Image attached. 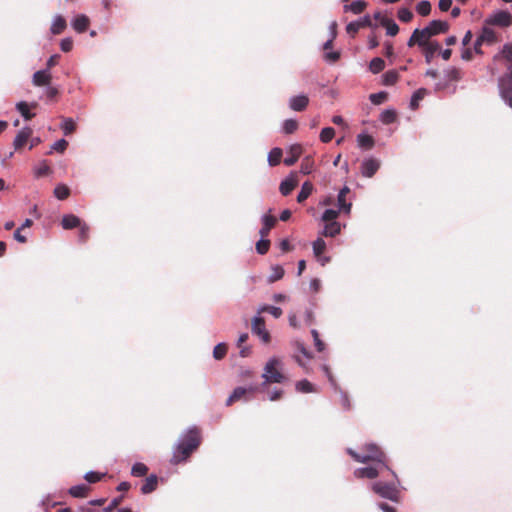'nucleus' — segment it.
<instances>
[{"mask_svg":"<svg viewBox=\"0 0 512 512\" xmlns=\"http://www.w3.org/2000/svg\"><path fill=\"white\" fill-rule=\"evenodd\" d=\"M499 95L504 103L512 109V83H509V78H498Z\"/></svg>","mask_w":512,"mask_h":512,"instance_id":"9","label":"nucleus"},{"mask_svg":"<svg viewBox=\"0 0 512 512\" xmlns=\"http://www.w3.org/2000/svg\"><path fill=\"white\" fill-rule=\"evenodd\" d=\"M309 104V97L306 94H299L289 98L288 106L296 112L304 111Z\"/></svg>","mask_w":512,"mask_h":512,"instance_id":"11","label":"nucleus"},{"mask_svg":"<svg viewBox=\"0 0 512 512\" xmlns=\"http://www.w3.org/2000/svg\"><path fill=\"white\" fill-rule=\"evenodd\" d=\"M49 172H50V167L46 164L45 161H43L39 165V167H37L36 170H35V174L38 177L44 176V175L48 174Z\"/></svg>","mask_w":512,"mask_h":512,"instance_id":"59","label":"nucleus"},{"mask_svg":"<svg viewBox=\"0 0 512 512\" xmlns=\"http://www.w3.org/2000/svg\"><path fill=\"white\" fill-rule=\"evenodd\" d=\"M261 220L263 223V227L259 230V234L261 235V237H266L269 234L271 228L275 225L276 218L271 216L270 214H264Z\"/></svg>","mask_w":512,"mask_h":512,"instance_id":"21","label":"nucleus"},{"mask_svg":"<svg viewBox=\"0 0 512 512\" xmlns=\"http://www.w3.org/2000/svg\"><path fill=\"white\" fill-rule=\"evenodd\" d=\"M157 484H158L157 475L151 474L146 478L145 483L142 485L141 492L143 494H150L156 490Z\"/></svg>","mask_w":512,"mask_h":512,"instance_id":"22","label":"nucleus"},{"mask_svg":"<svg viewBox=\"0 0 512 512\" xmlns=\"http://www.w3.org/2000/svg\"><path fill=\"white\" fill-rule=\"evenodd\" d=\"M342 226L337 221L327 222L324 225L323 230L320 232L325 237H335L340 234Z\"/></svg>","mask_w":512,"mask_h":512,"instance_id":"19","label":"nucleus"},{"mask_svg":"<svg viewBox=\"0 0 512 512\" xmlns=\"http://www.w3.org/2000/svg\"><path fill=\"white\" fill-rule=\"evenodd\" d=\"M298 128V123L294 119H286L282 124V130L286 134H292Z\"/></svg>","mask_w":512,"mask_h":512,"instance_id":"44","label":"nucleus"},{"mask_svg":"<svg viewBox=\"0 0 512 512\" xmlns=\"http://www.w3.org/2000/svg\"><path fill=\"white\" fill-rule=\"evenodd\" d=\"M444 73L448 81H458L460 79V71L454 67L446 69Z\"/></svg>","mask_w":512,"mask_h":512,"instance_id":"54","label":"nucleus"},{"mask_svg":"<svg viewBox=\"0 0 512 512\" xmlns=\"http://www.w3.org/2000/svg\"><path fill=\"white\" fill-rule=\"evenodd\" d=\"M200 444V430L196 426L189 427L180 434L178 441L174 444L170 463L178 465L186 462Z\"/></svg>","mask_w":512,"mask_h":512,"instance_id":"1","label":"nucleus"},{"mask_svg":"<svg viewBox=\"0 0 512 512\" xmlns=\"http://www.w3.org/2000/svg\"><path fill=\"white\" fill-rule=\"evenodd\" d=\"M359 27H374L372 20L369 15H365L361 19L357 20Z\"/></svg>","mask_w":512,"mask_h":512,"instance_id":"64","label":"nucleus"},{"mask_svg":"<svg viewBox=\"0 0 512 512\" xmlns=\"http://www.w3.org/2000/svg\"><path fill=\"white\" fill-rule=\"evenodd\" d=\"M350 192L348 186H344L338 193L337 203L339 211L349 214L351 212L352 204L346 201V195Z\"/></svg>","mask_w":512,"mask_h":512,"instance_id":"14","label":"nucleus"},{"mask_svg":"<svg viewBox=\"0 0 512 512\" xmlns=\"http://www.w3.org/2000/svg\"><path fill=\"white\" fill-rule=\"evenodd\" d=\"M416 11L422 15L427 16L431 12V4L427 0L420 1L416 6Z\"/></svg>","mask_w":512,"mask_h":512,"instance_id":"47","label":"nucleus"},{"mask_svg":"<svg viewBox=\"0 0 512 512\" xmlns=\"http://www.w3.org/2000/svg\"><path fill=\"white\" fill-rule=\"evenodd\" d=\"M335 135V130L332 127H325L321 130L320 140L324 143H327L333 139Z\"/></svg>","mask_w":512,"mask_h":512,"instance_id":"48","label":"nucleus"},{"mask_svg":"<svg viewBox=\"0 0 512 512\" xmlns=\"http://www.w3.org/2000/svg\"><path fill=\"white\" fill-rule=\"evenodd\" d=\"M60 127L63 133L67 136L72 134L76 130V123L72 118H63Z\"/></svg>","mask_w":512,"mask_h":512,"instance_id":"36","label":"nucleus"},{"mask_svg":"<svg viewBox=\"0 0 512 512\" xmlns=\"http://www.w3.org/2000/svg\"><path fill=\"white\" fill-rule=\"evenodd\" d=\"M380 166L381 162L379 159L375 157H367L361 163L360 172L363 177L371 178L377 173Z\"/></svg>","mask_w":512,"mask_h":512,"instance_id":"8","label":"nucleus"},{"mask_svg":"<svg viewBox=\"0 0 512 512\" xmlns=\"http://www.w3.org/2000/svg\"><path fill=\"white\" fill-rule=\"evenodd\" d=\"M122 499H123V497H122V496H119V497H115V498H113V499L110 501L109 505H108V506H106V507L103 509V511H104V512H112L114 509H116V508L120 505V503L122 502Z\"/></svg>","mask_w":512,"mask_h":512,"instance_id":"58","label":"nucleus"},{"mask_svg":"<svg viewBox=\"0 0 512 512\" xmlns=\"http://www.w3.org/2000/svg\"><path fill=\"white\" fill-rule=\"evenodd\" d=\"M70 195V189L65 184H58L54 188V196L59 200H65Z\"/></svg>","mask_w":512,"mask_h":512,"instance_id":"38","label":"nucleus"},{"mask_svg":"<svg viewBox=\"0 0 512 512\" xmlns=\"http://www.w3.org/2000/svg\"><path fill=\"white\" fill-rule=\"evenodd\" d=\"M340 212L341 211H339V209H326L321 216V220L325 223L336 221V218L338 217Z\"/></svg>","mask_w":512,"mask_h":512,"instance_id":"46","label":"nucleus"},{"mask_svg":"<svg viewBox=\"0 0 512 512\" xmlns=\"http://www.w3.org/2000/svg\"><path fill=\"white\" fill-rule=\"evenodd\" d=\"M398 18L402 22H409L413 18V13L410 9L402 7L398 10Z\"/></svg>","mask_w":512,"mask_h":512,"instance_id":"51","label":"nucleus"},{"mask_svg":"<svg viewBox=\"0 0 512 512\" xmlns=\"http://www.w3.org/2000/svg\"><path fill=\"white\" fill-rule=\"evenodd\" d=\"M90 24V19L85 14H78L71 20V26L77 33H84Z\"/></svg>","mask_w":512,"mask_h":512,"instance_id":"13","label":"nucleus"},{"mask_svg":"<svg viewBox=\"0 0 512 512\" xmlns=\"http://www.w3.org/2000/svg\"><path fill=\"white\" fill-rule=\"evenodd\" d=\"M448 30V22L441 20H432L428 24V26L424 27L423 29H419V32L421 33V36L424 38V40L428 41L429 38L440 33H446Z\"/></svg>","mask_w":512,"mask_h":512,"instance_id":"6","label":"nucleus"},{"mask_svg":"<svg viewBox=\"0 0 512 512\" xmlns=\"http://www.w3.org/2000/svg\"><path fill=\"white\" fill-rule=\"evenodd\" d=\"M263 312L270 313L274 318H280L283 313L282 309L280 307L269 306V305H263L258 308V314H261Z\"/></svg>","mask_w":512,"mask_h":512,"instance_id":"41","label":"nucleus"},{"mask_svg":"<svg viewBox=\"0 0 512 512\" xmlns=\"http://www.w3.org/2000/svg\"><path fill=\"white\" fill-rule=\"evenodd\" d=\"M103 476H104V474H101V473H98V472H95V471H88L84 475V479L88 483H96V482L100 481Z\"/></svg>","mask_w":512,"mask_h":512,"instance_id":"55","label":"nucleus"},{"mask_svg":"<svg viewBox=\"0 0 512 512\" xmlns=\"http://www.w3.org/2000/svg\"><path fill=\"white\" fill-rule=\"evenodd\" d=\"M282 157V150L280 148H273L268 154V163L270 166H276L280 163Z\"/></svg>","mask_w":512,"mask_h":512,"instance_id":"39","label":"nucleus"},{"mask_svg":"<svg viewBox=\"0 0 512 512\" xmlns=\"http://www.w3.org/2000/svg\"><path fill=\"white\" fill-rule=\"evenodd\" d=\"M324 58L329 63H335L340 58V52L339 51L327 52L324 54Z\"/></svg>","mask_w":512,"mask_h":512,"instance_id":"60","label":"nucleus"},{"mask_svg":"<svg viewBox=\"0 0 512 512\" xmlns=\"http://www.w3.org/2000/svg\"><path fill=\"white\" fill-rule=\"evenodd\" d=\"M252 333L257 335L264 343H268L270 340V334L266 330L264 318L257 315L252 318L251 321Z\"/></svg>","mask_w":512,"mask_h":512,"instance_id":"7","label":"nucleus"},{"mask_svg":"<svg viewBox=\"0 0 512 512\" xmlns=\"http://www.w3.org/2000/svg\"><path fill=\"white\" fill-rule=\"evenodd\" d=\"M227 353V346L225 343L217 344L213 349V357L215 360H221Z\"/></svg>","mask_w":512,"mask_h":512,"instance_id":"45","label":"nucleus"},{"mask_svg":"<svg viewBox=\"0 0 512 512\" xmlns=\"http://www.w3.org/2000/svg\"><path fill=\"white\" fill-rule=\"evenodd\" d=\"M385 67V62L382 58L380 57H375L373 58L370 63H369V70L373 73V74H378L379 72H381Z\"/></svg>","mask_w":512,"mask_h":512,"instance_id":"37","label":"nucleus"},{"mask_svg":"<svg viewBox=\"0 0 512 512\" xmlns=\"http://www.w3.org/2000/svg\"><path fill=\"white\" fill-rule=\"evenodd\" d=\"M341 405L344 409L349 410L351 408L350 399L344 391H340Z\"/></svg>","mask_w":512,"mask_h":512,"instance_id":"62","label":"nucleus"},{"mask_svg":"<svg viewBox=\"0 0 512 512\" xmlns=\"http://www.w3.org/2000/svg\"><path fill=\"white\" fill-rule=\"evenodd\" d=\"M296 185H297V182L295 179H293L292 177H287L280 183V186H279L280 193L283 196H287L292 192V190L296 187Z\"/></svg>","mask_w":512,"mask_h":512,"instance_id":"25","label":"nucleus"},{"mask_svg":"<svg viewBox=\"0 0 512 512\" xmlns=\"http://www.w3.org/2000/svg\"><path fill=\"white\" fill-rule=\"evenodd\" d=\"M81 224V219L74 214H66L62 217L61 220V225L66 230L80 227Z\"/></svg>","mask_w":512,"mask_h":512,"instance_id":"20","label":"nucleus"},{"mask_svg":"<svg viewBox=\"0 0 512 512\" xmlns=\"http://www.w3.org/2000/svg\"><path fill=\"white\" fill-rule=\"evenodd\" d=\"M390 475V479L385 481L378 480L371 484V490L377 494L378 496L388 499L392 502H397L399 499V486L400 481L398 479L397 474L390 468V471H387Z\"/></svg>","mask_w":512,"mask_h":512,"instance_id":"3","label":"nucleus"},{"mask_svg":"<svg viewBox=\"0 0 512 512\" xmlns=\"http://www.w3.org/2000/svg\"><path fill=\"white\" fill-rule=\"evenodd\" d=\"M486 22L500 27H509L512 24V15L508 11L498 10Z\"/></svg>","mask_w":512,"mask_h":512,"instance_id":"10","label":"nucleus"},{"mask_svg":"<svg viewBox=\"0 0 512 512\" xmlns=\"http://www.w3.org/2000/svg\"><path fill=\"white\" fill-rule=\"evenodd\" d=\"M422 48L425 50L426 62L429 63L431 61L434 53L440 49V45L437 42L426 41V44L423 45Z\"/></svg>","mask_w":512,"mask_h":512,"instance_id":"29","label":"nucleus"},{"mask_svg":"<svg viewBox=\"0 0 512 512\" xmlns=\"http://www.w3.org/2000/svg\"><path fill=\"white\" fill-rule=\"evenodd\" d=\"M501 53L505 59L512 62V45L511 44H505L502 48Z\"/></svg>","mask_w":512,"mask_h":512,"instance_id":"61","label":"nucleus"},{"mask_svg":"<svg viewBox=\"0 0 512 512\" xmlns=\"http://www.w3.org/2000/svg\"><path fill=\"white\" fill-rule=\"evenodd\" d=\"M381 26L386 28V34L389 36H396L399 32V26L390 18L381 19Z\"/></svg>","mask_w":512,"mask_h":512,"instance_id":"26","label":"nucleus"},{"mask_svg":"<svg viewBox=\"0 0 512 512\" xmlns=\"http://www.w3.org/2000/svg\"><path fill=\"white\" fill-rule=\"evenodd\" d=\"M419 45L420 47H422L423 45L426 44V40H424V38L421 36V33L419 32V29L416 28L411 37L409 38L408 42H407V46L408 47H413L414 45Z\"/></svg>","mask_w":512,"mask_h":512,"instance_id":"33","label":"nucleus"},{"mask_svg":"<svg viewBox=\"0 0 512 512\" xmlns=\"http://www.w3.org/2000/svg\"><path fill=\"white\" fill-rule=\"evenodd\" d=\"M73 48V39L71 37L63 38L60 41V49L64 52H70Z\"/></svg>","mask_w":512,"mask_h":512,"instance_id":"56","label":"nucleus"},{"mask_svg":"<svg viewBox=\"0 0 512 512\" xmlns=\"http://www.w3.org/2000/svg\"><path fill=\"white\" fill-rule=\"evenodd\" d=\"M31 135L32 129L30 127L26 126L19 130L13 142L14 148L18 150L23 147Z\"/></svg>","mask_w":512,"mask_h":512,"instance_id":"17","label":"nucleus"},{"mask_svg":"<svg viewBox=\"0 0 512 512\" xmlns=\"http://www.w3.org/2000/svg\"><path fill=\"white\" fill-rule=\"evenodd\" d=\"M262 237L257 243H256V251L260 255H264L267 253L270 247V241L268 239H263Z\"/></svg>","mask_w":512,"mask_h":512,"instance_id":"50","label":"nucleus"},{"mask_svg":"<svg viewBox=\"0 0 512 512\" xmlns=\"http://www.w3.org/2000/svg\"><path fill=\"white\" fill-rule=\"evenodd\" d=\"M366 466L356 468L353 472V475L357 479H375L381 475H384L385 472L390 471L389 464H384V466L379 465V463H365Z\"/></svg>","mask_w":512,"mask_h":512,"instance_id":"5","label":"nucleus"},{"mask_svg":"<svg viewBox=\"0 0 512 512\" xmlns=\"http://www.w3.org/2000/svg\"><path fill=\"white\" fill-rule=\"evenodd\" d=\"M397 113L394 109H385L381 112L379 119L383 124H391L396 121Z\"/></svg>","mask_w":512,"mask_h":512,"instance_id":"32","label":"nucleus"},{"mask_svg":"<svg viewBox=\"0 0 512 512\" xmlns=\"http://www.w3.org/2000/svg\"><path fill=\"white\" fill-rule=\"evenodd\" d=\"M37 106V103L36 102H33L31 104L25 102V101H20L18 103H16V110L21 114V116L25 119V120H31L35 114L32 113L30 111V108H34Z\"/></svg>","mask_w":512,"mask_h":512,"instance_id":"18","label":"nucleus"},{"mask_svg":"<svg viewBox=\"0 0 512 512\" xmlns=\"http://www.w3.org/2000/svg\"><path fill=\"white\" fill-rule=\"evenodd\" d=\"M284 276V269L280 265L271 267V273L267 278L268 283H274Z\"/></svg>","mask_w":512,"mask_h":512,"instance_id":"34","label":"nucleus"},{"mask_svg":"<svg viewBox=\"0 0 512 512\" xmlns=\"http://www.w3.org/2000/svg\"><path fill=\"white\" fill-rule=\"evenodd\" d=\"M68 146V142L65 139L57 140L53 143L51 150L63 153Z\"/></svg>","mask_w":512,"mask_h":512,"instance_id":"57","label":"nucleus"},{"mask_svg":"<svg viewBox=\"0 0 512 512\" xmlns=\"http://www.w3.org/2000/svg\"><path fill=\"white\" fill-rule=\"evenodd\" d=\"M296 390L301 393H312L316 391L313 384L306 379L300 380L296 383Z\"/></svg>","mask_w":512,"mask_h":512,"instance_id":"40","label":"nucleus"},{"mask_svg":"<svg viewBox=\"0 0 512 512\" xmlns=\"http://www.w3.org/2000/svg\"><path fill=\"white\" fill-rule=\"evenodd\" d=\"M282 362L277 357H271L264 366L262 378L264 379L263 385L267 383H283L286 377L281 373L279 368Z\"/></svg>","mask_w":512,"mask_h":512,"instance_id":"4","label":"nucleus"},{"mask_svg":"<svg viewBox=\"0 0 512 512\" xmlns=\"http://www.w3.org/2000/svg\"><path fill=\"white\" fill-rule=\"evenodd\" d=\"M360 27L357 21H352L347 24L346 31L348 34L354 35L359 31Z\"/></svg>","mask_w":512,"mask_h":512,"instance_id":"63","label":"nucleus"},{"mask_svg":"<svg viewBox=\"0 0 512 512\" xmlns=\"http://www.w3.org/2000/svg\"><path fill=\"white\" fill-rule=\"evenodd\" d=\"M256 390L257 387L254 385H250L249 387H236L232 394L227 398L226 405L230 406L233 402L244 398L248 393H254Z\"/></svg>","mask_w":512,"mask_h":512,"instance_id":"12","label":"nucleus"},{"mask_svg":"<svg viewBox=\"0 0 512 512\" xmlns=\"http://www.w3.org/2000/svg\"><path fill=\"white\" fill-rule=\"evenodd\" d=\"M367 3L363 0H356L344 6L345 11H351L354 14H360L366 8Z\"/></svg>","mask_w":512,"mask_h":512,"instance_id":"28","label":"nucleus"},{"mask_svg":"<svg viewBox=\"0 0 512 512\" xmlns=\"http://www.w3.org/2000/svg\"><path fill=\"white\" fill-rule=\"evenodd\" d=\"M312 190H313L312 184L308 181L304 182L301 186V190L299 191V193L297 195V201L299 203H302L303 201H305L312 193Z\"/></svg>","mask_w":512,"mask_h":512,"instance_id":"31","label":"nucleus"},{"mask_svg":"<svg viewBox=\"0 0 512 512\" xmlns=\"http://www.w3.org/2000/svg\"><path fill=\"white\" fill-rule=\"evenodd\" d=\"M51 81V74L48 69L38 70L33 74L32 83L35 86H45Z\"/></svg>","mask_w":512,"mask_h":512,"instance_id":"15","label":"nucleus"},{"mask_svg":"<svg viewBox=\"0 0 512 512\" xmlns=\"http://www.w3.org/2000/svg\"><path fill=\"white\" fill-rule=\"evenodd\" d=\"M67 28V22L66 19L60 15L57 14L53 17L52 23L50 26V32L53 35H59L61 34L65 29Z\"/></svg>","mask_w":512,"mask_h":512,"instance_id":"16","label":"nucleus"},{"mask_svg":"<svg viewBox=\"0 0 512 512\" xmlns=\"http://www.w3.org/2000/svg\"><path fill=\"white\" fill-rule=\"evenodd\" d=\"M312 249H313V254L315 257H318L319 255H321L325 249H326V243L325 241L321 238V237H318L313 243H312Z\"/></svg>","mask_w":512,"mask_h":512,"instance_id":"42","label":"nucleus"},{"mask_svg":"<svg viewBox=\"0 0 512 512\" xmlns=\"http://www.w3.org/2000/svg\"><path fill=\"white\" fill-rule=\"evenodd\" d=\"M88 491L89 487L86 484L75 485L68 490L69 494L75 498L85 497Z\"/></svg>","mask_w":512,"mask_h":512,"instance_id":"30","label":"nucleus"},{"mask_svg":"<svg viewBox=\"0 0 512 512\" xmlns=\"http://www.w3.org/2000/svg\"><path fill=\"white\" fill-rule=\"evenodd\" d=\"M427 90L425 88H419L416 90L410 99L409 107L412 110H416L419 107V102L424 98L426 95Z\"/></svg>","mask_w":512,"mask_h":512,"instance_id":"27","label":"nucleus"},{"mask_svg":"<svg viewBox=\"0 0 512 512\" xmlns=\"http://www.w3.org/2000/svg\"><path fill=\"white\" fill-rule=\"evenodd\" d=\"M399 74L396 70H389L382 76V82L386 86H391L397 82Z\"/></svg>","mask_w":512,"mask_h":512,"instance_id":"35","label":"nucleus"},{"mask_svg":"<svg viewBox=\"0 0 512 512\" xmlns=\"http://www.w3.org/2000/svg\"><path fill=\"white\" fill-rule=\"evenodd\" d=\"M388 94L385 91L373 93L369 96L370 101L374 105H380L387 99Z\"/></svg>","mask_w":512,"mask_h":512,"instance_id":"49","label":"nucleus"},{"mask_svg":"<svg viewBox=\"0 0 512 512\" xmlns=\"http://www.w3.org/2000/svg\"><path fill=\"white\" fill-rule=\"evenodd\" d=\"M479 38L483 42L486 41V42L492 43L495 41L496 37H495V33L493 30H491L489 28H483L482 33L479 36Z\"/></svg>","mask_w":512,"mask_h":512,"instance_id":"52","label":"nucleus"},{"mask_svg":"<svg viewBox=\"0 0 512 512\" xmlns=\"http://www.w3.org/2000/svg\"><path fill=\"white\" fill-rule=\"evenodd\" d=\"M289 156L284 159L286 166L294 165L301 155V147L299 145H293L290 147Z\"/></svg>","mask_w":512,"mask_h":512,"instance_id":"24","label":"nucleus"},{"mask_svg":"<svg viewBox=\"0 0 512 512\" xmlns=\"http://www.w3.org/2000/svg\"><path fill=\"white\" fill-rule=\"evenodd\" d=\"M311 335L313 337V340H314V345L317 349L318 352H322L324 351L325 349V344L324 342L320 339L319 337V333L316 329H312L311 330Z\"/></svg>","mask_w":512,"mask_h":512,"instance_id":"53","label":"nucleus"},{"mask_svg":"<svg viewBox=\"0 0 512 512\" xmlns=\"http://www.w3.org/2000/svg\"><path fill=\"white\" fill-rule=\"evenodd\" d=\"M357 144L364 150H370L374 147L375 141L372 136L361 133L357 135Z\"/></svg>","mask_w":512,"mask_h":512,"instance_id":"23","label":"nucleus"},{"mask_svg":"<svg viewBox=\"0 0 512 512\" xmlns=\"http://www.w3.org/2000/svg\"><path fill=\"white\" fill-rule=\"evenodd\" d=\"M148 467L141 462L135 463L131 468V474L135 477H142L146 475Z\"/></svg>","mask_w":512,"mask_h":512,"instance_id":"43","label":"nucleus"},{"mask_svg":"<svg viewBox=\"0 0 512 512\" xmlns=\"http://www.w3.org/2000/svg\"><path fill=\"white\" fill-rule=\"evenodd\" d=\"M346 452L359 463H379L384 466L388 464V457L375 443H367L359 451L347 448Z\"/></svg>","mask_w":512,"mask_h":512,"instance_id":"2","label":"nucleus"}]
</instances>
